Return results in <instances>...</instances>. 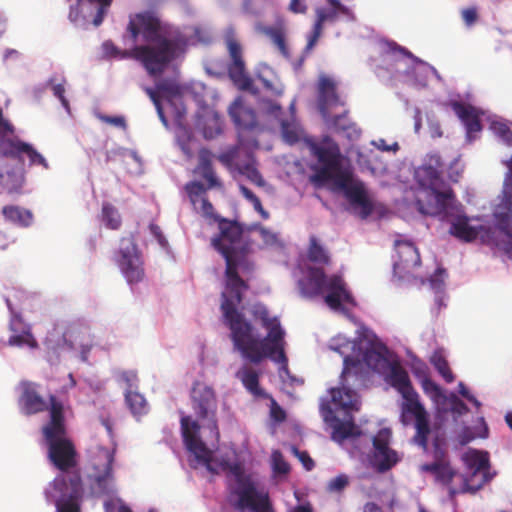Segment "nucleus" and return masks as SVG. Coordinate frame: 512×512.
Masks as SVG:
<instances>
[{"instance_id": "55", "label": "nucleus", "mask_w": 512, "mask_h": 512, "mask_svg": "<svg viewBox=\"0 0 512 512\" xmlns=\"http://www.w3.org/2000/svg\"><path fill=\"white\" fill-rule=\"evenodd\" d=\"M270 415L276 422H283L286 419V413L278 403L272 399Z\"/></svg>"}, {"instance_id": "10", "label": "nucleus", "mask_w": 512, "mask_h": 512, "mask_svg": "<svg viewBox=\"0 0 512 512\" xmlns=\"http://www.w3.org/2000/svg\"><path fill=\"white\" fill-rule=\"evenodd\" d=\"M83 494L79 474L58 476L44 491L46 500L55 505L56 512H82Z\"/></svg>"}, {"instance_id": "27", "label": "nucleus", "mask_w": 512, "mask_h": 512, "mask_svg": "<svg viewBox=\"0 0 512 512\" xmlns=\"http://www.w3.org/2000/svg\"><path fill=\"white\" fill-rule=\"evenodd\" d=\"M236 378L241 381L245 389L253 396L258 398H267L266 392L260 388L258 371L248 365H243L235 374Z\"/></svg>"}, {"instance_id": "7", "label": "nucleus", "mask_w": 512, "mask_h": 512, "mask_svg": "<svg viewBox=\"0 0 512 512\" xmlns=\"http://www.w3.org/2000/svg\"><path fill=\"white\" fill-rule=\"evenodd\" d=\"M221 469L226 473L231 494L238 500L235 507L239 510L250 509L252 512H274L269 494L257 489L251 475L245 473L244 465L239 462L222 460Z\"/></svg>"}, {"instance_id": "57", "label": "nucleus", "mask_w": 512, "mask_h": 512, "mask_svg": "<svg viewBox=\"0 0 512 512\" xmlns=\"http://www.w3.org/2000/svg\"><path fill=\"white\" fill-rule=\"evenodd\" d=\"M451 410L455 414L463 415L468 412V407L462 400L453 396L451 400Z\"/></svg>"}, {"instance_id": "64", "label": "nucleus", "mask_w": 512, "mask_h": 512, "mask_svg": "<svg viewBox=\"0 0 512 512\" xmlns=\"http://www.w3.org/2000/svg\"><path fill=\"white\" fill-rule=\"evenodd\" d=\"M120 500L108 499L104 502V510L105 512H115L118 511Z\"/></svg>"}, {"instance_id": "43", "label": "nucleus", "mask_w": 512, "mask_h": 512, "mask_svg": "<svg viewBox=\"0 0 512 512\" xmlns=\"http://www.w3.org/2000/svg\"><path fill=\"white\" fill-rule=\"evenodd\" d=\"M239 190H240L242 196L253 205L254 209L264 219H267L269 217V213L263 208L259 197H257L248 187L241 184V185H239Z\"/></svg>"}, {"instance_id": "15", "label": "nucleus", "mask_w": 512, "mask_h": 512, "mask_svg": "<svg viewBox=\"0 0 512 512\" xmlns=\"http://www.w3.org/2000/svg\"><path fill=\"white\" fill-rule=\"evenodd\" d=\"M507 172L504 180L503 196L494 208V218L497 229L508 238V244L512 240V158L505 161Z\"/></svg>"}, {"instance_id": "31", "label": "nucleus", "mask_w": 512, "mask_h": 512, "mask_svg": "<svg viewBox=\"0 0 512 512\" xmlns=\"http://www.w3.org/2000/svg\"><path fill=\"white\" fill-rule=\"evenodd\" d=\"M307 258L312 263L322 266H328L331 263L328 250L320 244L318 238L315 235H312L309 238Z\"/></svg>"}, {"instance_id": "19", "label": "nucleus", "mask_w": 512, "mask_h": 512, "mask_svg": "<svg viewBox=\"0 0 512 512\" xmlns=\"http://www.w3.org/2000/svg\"><path fill=\"white\" fill-rule=\"evenodd\" d=\"M21 395L19 396V406L23 414L30 416L42 413L50 409V400L48 402L40 394L37 383L31 381H22L20 383Z\"/></svg>"}, {"instance_id": "50", "label": "nucleus", "mask_w": 512, "mask_h": 512, "mask_svg": "<svg viewBox=\"0 0 512 512\" xmlns=\"http://www.w3.org/2000/svg\"><path fill=\"white\" fill-rule=\"evenodd\" d=\"M422 166L427 167L431 170H437L441 173H443L444 169V163L442 161V158L437 153L429 154L425 160V163Z\"/></svg>"}, {"instance_id": "12", "label": "nucleus", "mask_w": 512, "mask_h": 512, "mask_svg": "<svg viewBox=\"0 0 512 512\" xmlns=\"http://www.w3.org/2000/svg\"><path fill=\"white\" fill-rule=\"evenodd\" d=\"M190 397L192 409L197 418L218 437L217 399L214 390L205 383L196 381L191 389Z\"/></svg>"}, {"instance_id": "49", "label": "nucleus", "mask_w": 512, "mask_h": 512, "mask_svg": "<svg viewBox=\"0 0 512 512\" xmlns=\"http://www.w3.org/2000/svg\"><path fill=\"white\" fill-rule=\"evenodd\" d=\"M112 0H92V3L89 6H96V14L93 18V24L95 26H99L106 13V9L111 5Z\"/></svg>"}, {"instance_id": "11", "label": "nucleus", "mask_w": 512, "mask_h": 512, "mask_svg": "<svg viewBox=\"0 0 512 512\" xmlns=\"http://www.w3.org/2000/svg\"><path fill=\"white\" fill-rule=\"evenodd\" d=\"M115 262L129 284L139 283L144 279V262L132 235L120 239Z\"/></svg>"}, {"instance_id": "6", "label": "nucleus", "mask_w": 512, "mask_h": 512, "mask_svg": "<svg viewBox=\"0 0 512 512\" xmlns=\"http://www.w3.org/2000/svg\"><path fill=\"white\" fill-rule=\"evenodd\" d=\"M49 420L42 426V435L48 448L51 463L65 472L76 466V450L67 437L64 405L55 395H49Z\"/></svg>"}, {"instance_id": "8", "label": "nucleus", "mask_w": 512, "mask_h": 512, "mask_svg": "<svg viewBox=\"0 0 512 512\" xmlns=\"http://www.w3.org/2000/svg\"><path fill=\"white\" fill-rule=\"evenodd\" d=\"M442 174L424 166L416 171L418 188L415 204L420 213L429 216L446 213L448 206L455 199L453 190L446 187Z\"/></svg>"}, {"instance_id": "28", "label": "nucleus", "mask_w": 512, "mask_h": 512, "mask_svg": "<svg viewBox=\"0 0 512 512\" xmlns=\"http://www.w3.org/2000/svg\"><path fill=\"white\" fill-rule=\"evenodd\" d=\"M9 146V156L15 159H21V155L25 154L29 158L30 165H41L45 169H48L49 165L46 159L40 153H38L32 145L20 140H16L11 141Z\"/></svg>"}, {"instance_id": "23", "label": "nucleus", "mask_w": 512, "mask_h": 512, "mask_svg": "<svg viewBox=\"0 0 512 512\" xmlns=\"http://www.w3.org/2000/svg\"><path fill=\"white\" fill-rule=\"evenodd\" d=\"M100 452L105 459V463L103 466V470L94 475V483L92 485L93 493L99 496L109 495L114 492V451L102 448Z\"/></svg>"}, {"instance_id": "9", "label": "nucleus", "mask_w": 512, "mask_h": 512, "mask_svg": "<svg viewBox=\"0 0 512 512\" xmlns=\"http://www.w3.org/2000/svg\"><path fill=\"white\" fill-rule=\"evenodd\" d=\"M298 285L302 295L308 298L317 297L323 291H327L324 301L333 310H344L342 302L355 304L344 279L336 274L327 277L322 268L309 266L305 277L299 280Z\"/></svg>"}, {"instance_id": "33", "label": "nucleus", "mask_w": 512, "mask_h": 512, "mask_svg": "<svg viewBox=\"0 0 512 512\" xmlns=\"http://www.w3.org/2000/svg\"><path fill=\"white\" fill-rule=\"evenodd\" d=\"M281 132L284 141L288 144H295L304 138V130L295 118L281 122Z\"/></svg>"}, {"instance_id": "52", "label": "nucleus", "mask_w": 512, "mask_h": 512, "mask_svg": "<svg viewBox=\"0 0 512 512\" xmlns=\"http://www.w3.org/2000/svg\"><path fill=\"white\" fill-rule=\"evenodd\" d=\"M272 42L277 46V48L283 53L286 54V43L285 37L281 30L279 29H271L268 32Z\"/></svg>"}, {"instance_id": "36", "label": "nucleus", "mask_w": 512, "mask_h": 512, "mask_svg": "<svg viewBox=\"0 0 512 512\" xmlns=\"http://www.w3.org/2000/svg\"><path fill=\"white\" fill-rule=\"evenodd\" d=\"M359 432L353 421H337L333 426L332 439L336 442H343L344 440L358 436Z\"/></svg>"}, {"instance_id": "62", "label": "nucleus", "mask_w": 512, "mask_h": 512, "mask_svg": "<svg viewBox=\"0 0 512 512\" xmlns=\"http://www.w3.org/2000/svg\"><path fill=\"white\" fill-rule=\"evenodd\" d=\"M201 209L204 216L211 217L213 216L214 207L212 203L208 200L207 197L201 198Z\"/></svg>"}, {"instance_id": "60", "label": "nucleus", "mask_w": 512, "mask_h": 512, "mask_svg": "<svg viewBox=\"0 0 512 512\" xmlns=\"http://www.w3.org/2000/svg\"><path fill=\"white\" fill-rule=\"evenodd\" d=\"M289 10L295 14H304L307 11L305 0H291Z\"/></svg>"}, {"instance_id": "34", "label": "nucleus", "mask_w": 512, "mask_h": 512, "mask_svg": "<svg viewBox=\"0 0 512 512\" xmlns=\"http://www.w3.org/2000/svg\"><path fill=\"white\" fill-rule=\"evenodd\" d=\"M468 472H475L476 476L489 470V460L486 453L472 451L465 455Z\"/></svg>"}, {"instance_id": "13", "label": "nucleus", "mask_w": 512, "mask_h": 512, "mask_svg": "<svg viewBox=\"0 0 512 512\" xmlns=\"http://www.w3.org/2000/svg\"><path fill=\"white\" fill-rule=\"evenodd\" d=\"M459 206L461 207L460 204ZM439 215L444 216L450 223V227L448 230L449 234L462 242H473L479 236L482 238L483 241H485L486 238H490L491 228L485 227L483 225H470L469 217L462 211L459 212L458 205H456V199H454L448 206L446 213H441L438 214L437 216Z\"/></svg>"}, {"instance_id": "39", "label": "nucleus", "mask_w": 512, "mask_h": 512, "mask_svg": "<svg viewBox=\"0 0 512 512\" xmlns=\"http://www.w3.org/2000/svg\"><path fill=\"white\" fill-rule=\"evenodd\" d=\"M92 3V0H76L74 5H71L68 18L71 22L76 23L79 20H87L92 15L91 10H86L85 6Z\"/></svg>"}, {"instance_id": "14", "label": "nucleus", "mask_w": 512, "mask_h": 512, "mask_svg": "<svg viewBox=\"0 0 512 512\" xmlns=\"http://www.w3.org/2000/svg\"><path fill=\"white\" fill-rule=\"evenodd\" d=\"M225 45L230 59L227 67L229 78L239 90L252 91L253 81L246 70L243 48L233 31L226 33Z\"/></svg>"}, {"instance_id": "51", "label": "nucleus", "mask_w": 512, "mask_h": 512, "mask_svg": "<svg viewBox=\"0 0 512 512\" xmlns=\"http://www.w3.org/2000/svg\"><path fill=\"white\" fill-rule=\"evenodd\" d=\"M144 91L146 92V94L149 96V98L151 99V101L155 105V108L157 110V113H158L160 119L164 123H166V118H165V115H164V112H163V108H162L160 97H159L158 93L154 89H152L150 87H145Z\"/></svg>"}, {"instance_id": "54", "label": "nucleus", "mask_w": 512, "mask_h": 512, "mask_svg": "<svg viewBox=\"0 0 512 512\" xmlns=\"http://www.w3.org/2000/svg\"><path fill=\"white\" fill-rule=\"evenodd\" d=\"M98 119L104 123L119 127L126 128V120L123 116H109V115H98Z\"/></svg>"}, {"instance_id": "30", "label": "nucleus", "mask_w": 512, "mask_h": 512, "mask_svg": "<svg viewBox=\"0 0 512 512\" xmlns=\"http://www.w3.org/2000/svg\"><path fill=\"white\" fill-rule=\"evenodd\" d=\"M348 113V110H344L341 114L336 116H331L329 114L328 118L324 120L337 132L346 133L348 138L353 139L360 136L361 130L348 118Z\"/></svg>"}, {"instance_id": "1", "label": "nucleus", "mask_w": 512, "mask_h": 512, "mask_svg": "<svg viewBox=\"0 0 512 512\" xmlns=\"http://www.w3.org/2000/svg\"><path fill=\"white\" fill-rule=\"evenodd\" d=\"M230 294L232 299L228 298L226 293H222L221 310L231 331L234 348L244 359L253 364H259L265 358H269L280 364L282 370L287 371L288 358L284 350L285 332L279 319L271 317L265 306L256 305L253 309V316L259 319L262 326L268 330L264 339L258 338L253 325L237 311L236 305L240 302L236 301L233 293Z\"/></svg>"}, {"instance_id": "63", "label": "nucleus", "mask_w": 512, "mask_h": 512, "mask_svg": "<svg viewBox=\"0 0 512 512\" xmlns=\"http://www.w3.org/2000/svg\"><path fill=\"white\" fill-rule=\"evenodd\" d=\"M442 464V461H436L430 464H424L421 466V469L425 472H430L433 475H436L440 465Z\"/></svg>"}, {"instance_id": "22", "label": "nucleus", "mask_w": 512, "mask_h": 512, "mask_svg": "<svg viewBox=\"0 0 512 512\" xmlns=\"http://www.w3.org/2000/svg\"><path fill=\"white\" fill-rule=\"evenodd\" d=\"M344 104L337 93L334 80L328 76H321L318 82V107L322 117L327 119L331 109Z\"/></svg>"}, {"instance_id": "56", "label": "nucleus", "mask_w": 512, "mask_h": 512, "mask_svg": "<svg viewBox=\"0 0 512 512\" xmlns=\"http://www.w3.org/2000/svg\"><path fill=\"white\" fill-rule=\"evenodd\" d=\"M295 453L307 471H310L314 468L315 463H314L313 459L309 456L308 452L299 451V450L295 449Z\"/></svg>"}, {"instance_id": "29", "label": "nucleus", "mask_w": 512, "mask_h": 512, "mask_svg": "<svg viewBox=\"0 0 512 512\" xmlns=\"http://www.w3.org/2000/svg\"><path fill=\"white\" fill-rule=\"evenodd\" d=\"M315 12H316V21L314 23L312 33L308 38V42H307V46H306L307 50H311L316 45L318 39L320 38V36L322 34L323 24L326 21H334L337 18L338 13L340 11L336 10V8L319 7V8H316Z\"/></svg>"}, {"instance_id": "37", "label": "nucleus", "mask_w": 512, "mask_h": 512, "mask_svg": "<svg viewBox=\"0 0 512 512\" xmlns=\"http://www.w3.org/2000/svg\"><path fill=\"white\" fill-rule=\"evenodd\" d=\"M102 220L105 226L111 230H118L122 224L118 210L108 202L102 205Z\"/></svg>"}, {"instance_id": "48", "label": "nucleus", "mask_w": 512, "mask_h": 512, "mask_svg": "<svg viewBox=\"0 0 512 512\" xmlns=\"http://www.w3.org/2000/svg\"><path fill=\"white\" fill-rule=\"evenodd\" d=\"M456 472L447 462H442L440 465L435 477L438 481H440L444 485H448L453 480Z\"/></svg>"}, {"instance_id": "38", "label": "nucleus", "mask_w": 512, "mask_h": 512, "mask_svg": "<svg viewBox=\"0 0 512 512\" xmlns=\"http://www.w3.org/2000/svg\"><path fill=\"white\" fill-rule=\"evenodd\" d=\"M488 481V472H483V474L481 473L478 476H476L475 472H467L466 476L464 477V487L462 492L469 491L475 493Z\"/></svg>"}, {"instance_id": "41", "label": "nucleus", "mask_w": 512, "mask_h": 512, "mask_svg": "<svg viewBox=\"0 0 512 512\" xmlns=\"http://www.w3.org/2000/svg\"><path fill=\"white\" fill-rule=\"evenodd\" d=\"M421 387L424 393L435 402H438L440 399L445 398V395L441 387L429 377H424L421 380Z\"/></svg>"}, {"instance_id": "24", "label": "nucleus", "mask_w": 512, "mask_h": 512, "mask_svg": "<svg viewBox=\"0 0 512 512\" xmlns=\"http://www.w3.org/2000/svg\"><path fill=\"white\" fill-rule=\"evenodd\" d=\"M229 115L234 123L243 129H253L257 126V116L255 111L244 105L238 98L229 107Z\"/></svg>"}, {"instance_id": "20", "label": "nucleus", "mask_w": 512, "mask_h": 512, "mask_svg": "<svg viewBox=\"0 0 512 512\" xmlns=\"http://www.w3.org/2000/svg\"><path fill=\"white\" fill-rule=\"evenodd\" d=\"M350 365L355 366L356 362L350 359V357H345L344 368L341 373L342 387L332 388L330 393L335 405L345 410H358L360 404L358 394L354 390L345 386L346 377L350 373Z\"/></svg>"}, {"instance_id": "58", "label": "nucleus", "mask_w": 512, "mask_h": 512, "mask_svg": "<svg viewBox=\"0 0 512 512\" xmlns=\"http://www.w3.org/2000/svg\"><path fill=\"white\" fill-rule=\"evenodd\" d=\"M462 18H463L464 22L466 23V25H468V26L473 25L478 19V14H477L476 8L471 7V8L464 9L462 11Z\"/></svg>"}, {"instance_id": "18", "label": "nucleus", "mask_w": 512, "mask_h": 512, "mask_svg": "<svg viewBox=\"0 0 512 512\" xmlns=\"http://www.w3.org/2000/svg\"><path fill=\"white\" fill-rule=\"evenodd\" d=\"M391 431L388 428L380 429L373 437V465L379 472H386L398 461L397 453L389 448Z\"/></svg>"}, {"instance_id": "17", "label": "nucleus", "mask_w": 512, "mask_h": 512, "mask_svg": "<svg viewBox=\"0 0 512 512\" xmlns=\"http://www.w3.org/2000/svg\"><path fill=\"white\" fill-rule=\"evenodd\" d=\"M395 249L398 259L394 262V273L399 278L409 277L421 264L420 253L410 241L396 240Z\"/></svg>"}, {"instance_id": "35", "label": "nucleus", "mask_w": 512, "mask_h": 512, "mask_svg": "<svg viewBox=\"0 0 512 512\" xmlns=\"http://www.w3.org/2000/svg\"><path fill=\"white\" fill-rule=\"evenodd\" d=\"M125 401L131 413L135 417H140L148 412V404L143 395L138 392L127 391Z\"/></svg>"}, {"instance_id": "4", "label": "nucleus", "mask_w": 512, "mask_h": 512, "mask_svg": "<svg viewBox=\"0 0 512 512\" xmlns=\"http://www.w3.org/2000/svg\"><path fill=\"white\" fill-rule=\"evenodd\" d=\"M219 234L211 239V245L225 259L226 288L240 302L248 284L239 276L238 268L244 266L245 251L241 246L243 229L236 221L221 218L218 221Z\"/></svg>"}, {"instance_id": "3", "label": "nucleus", "mask_w": 512, "mask_h": 512, "mask_svg": "<svg viewBox=\"0 0 512 512\" xmlns=\"http://www.w3.org/2000/svg\"><path fill=\"white\" fill-rule=\"evenodd\" d=\"M305 140L312 156L317 160L312 182L319 186L332 182L335 190L343 191L349 202L360 208L359 216L362 219L370 216L374 209L373 203L364 184L353 180L350 160L342 154L339 144L328 135L319 141Z\"/></svg>"}, {"instance_id": "5", "label": "nucleus", "mask_w": 512, "mask_h": 512, "mask_svg": "<svg viewBox=\"0 0 512 512\" xmlns=\"http://www.w3.org/2000/svg\"><path fill=\"white\" fill-rule=\"evenodd\" d=\"M388 383L403 397L401 404L400 420L402 424H413L415 435L413 442L424 450L428 447L431 434L430 416L420 401L419 394L415 391L407 371L399 364H393L387 376Z\"/></svg>"}, {"instance_id": "44", "label": "nucleus", "mask_w": 512, "mask_h": 512, "mask_svg": "<svg viewBox=\"0 0 512 512\" xmlns=\"http://www.w3.org/2000/svg\"><path fill=\"white\" fill-rule=\"evenodd\" d=\"M65 83L66 80L62 78L61 82L57 83L55 78H51L48 81V85L51 87L53 95L57 97L64 108L69 110V101L65 97Z\"/></svg>"}, {"instance_id": "45", "label": "nucleus", "mask_w": 512, "mask_h": 512, "mask_svg": "<svg viewBox=\"0 0 512 512\" xmlns=\"http://www.w3.org/2000/svg\"><path fill=\"white\" fill-rule=\"evenodd\" d=\"M185 190L190 198V201L195 205L198 197H204L203 195L208 190L201 182L191 181L185 185Z\"/></svg>"}, {"instance_id": "16", "label": "nucleus", "mask_w": 512, "mask_h": 512, "mask_svg": "<svg viewBox=\"0 0 512 512\" xmlns=\"http://www.w3.org/2000/svg\"><path fill=\"white\" fill-rule=\"evenodd\" d=\"M180 424L186 448L199 462L209 464L212 459V453L199 437L200 424L197 421H193L190 416H183Z\"/></svg>"}, {"instance_id": "25", "label": "nucleus", "mask_w": 512, "mask_h": 512, "mask_svg": "<svg viewBox=\"0 0 512 512\" xmlns=\"http://www.w3.org/2000/svg\"><path fill=\"white\" fill-rule=\"evenodd\" d=\"M451 106L454 113L465 125L469 135L481 131L482 126L480 123L479 113L476 108L462 102H453Z\"/></svg>"}, {"instance_id": "47", "label": "nucleus", "mask_w": 512, "mask_h": 512, "mask_svg": "<svg viewBox=\"0 0 512 512\" xmlns=\"http://www.w3.org/2000/svg\"><path fill=\"white\" fill-rule=\"evenodd\" d=\"M273 471L279 475H285L289 472L290 466L284 459L280 451H274L271 456Z\"/></svg>"}, {"instance_id": "32", "label": "nucleus", "mask_w": 512, "mask_h": 512, "mask_svg": "<svg viewBox=\"0 0 512 512\" xmlns=\"http://www.w3.org/2000/svg\"><path fill=\"white\" fill-rule=\"evenodd\" d=\"M2 213L6 220L24 227L29 226L33 220L32 213L19 206H5L3 207Z\"/></svg>"}, {"instance_id": "2", "label": "nucleus", "mask_w": 512, "mask_h": 512, "mask_svg": "<svg viewBox=\"0 0 512 512\" xmlns=\"http://www.w3.org/2000/svg\"><path fill=\"white\" fill-rule=\"evenodd\" d=\"M127 32L133 42L142 34L148 44L135 45L121 57L138 61L150 76L161 75L172 61L185 54L188 46V37L179 28L163 23L153 11L130 16Z\"/></svg>"}, {"instance_id": "46", "label": "nucleus", "mask_w": 512, "mask_h": 512, "mask_svg": "<svg viewBox=\"0 0 512 512\" xmlns=\"http://www.w3.org/2000/svg\"><path fill=\"white\" fill-rule=\"evenodd\" d=\"M490 129L501 140H503L506 143H509L510 129H509V126L505 122L498 120V119H493L490 122Z\"/></svg>"}, {"instance_id": "21", "label": "nucleus", "mask_w": 512, "mask_h": 512, "mask_svg": "<svg viewBox=\"0 0 512 512\" xmlns=\"http://www.w3.org/2000/svg\"><path fill=\"white\" fill-rule=\"evenodd\" d=\"M8 309L12 314L10 320V330L14 333L9 337L8 344L10 346L22 347L24 345L35 349L38 347L36 339L33 337L30 327L25 324L15 311L9 298L5 299Z\"/></svg>"}, {"instance_id": "42", "label": "nucleus", "mask_w": 512, "mask_h": 512, "mask_svg": "<svg viewBox=\"0 0 512 512\" xmlns=\"http://www.w3.org/2000/svg\"><path fill=\"white\" fill-rule=\"evenodd\" d=\"M238 171L246 176L251 182L258 186L264 185V180L253 162H248L244 165H237Z\"/></svg>"}, {"instance_id": "26", "label": "nucleus", "mask_w": 512, "mask_h": 512, "mask_svg": "<svg viewBox=\"0 0 512 512\" xmlns=\"http://www.w3.org/2000/svg\"><path fill=\"white\" fill-rule=\"evenodd\" d=\"M195 173L199 174L207 182V188H221L222 183L217 178L212 166V154L207 149L199 151V162L195 168Z\"/></svg>"}, {"instance_id": "40", "label": "nucleus", "mask_w": 512, "mask_h": 512, "mask_svg": "<svg viewBox=\"0 0 512 512\" xmlns=\"http://www.w3.org/2000/svg\"><path fill=\"white\" fill-rule=\"evenodd\" d=\"M431 363L447 383L454 381V375L449 367L447 360L442 354L434 353L431 357Z\"/></svg>"}, {"instance_id": "59", "label": "nucleus", "mask_w": 512, "mask_h": 512, "mask_svg": "<svg viewBox=\"0 0 512 512\" xmlns=\"http://www.w3.org/2000/svg\"><path fill=\"white\" fill-rule=\"evenodd\" d=\"M458 391L462 397L471 402L476 408L481 406V403L469 392L464 383L460 382L458 384Z\"/></svg>"}, {"instance_id": "61", "label": "nucleus", "mask_w": 512, "mask_h": 512, "mask_svg": "<svg viewBox=\"0 0 512 512\" xmlns=\"http://www.w3.org/2000/svg\"><path fill=\"white\" fill-rule=\"evenodd\" d=\"M260 235L267 245H274L277 242V235L266 228H260Z\"/></svg>"}, {"instance_id": "53", "label": "nucleus", "mask_w": 512, "mask_h": 512, "mask_svg": "<svg viewBox=\"0 0 512 512\" xmlns=\"http://www.w3.org/2000/svg\"><path fill=\"white\" fill-rule=\"evenodd\" d=\"M348 483V477L345 474H340L329 481L328 489L333 492H340L348 485Z\"/></svg>"}]
</instances>
